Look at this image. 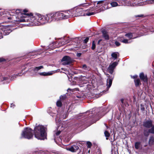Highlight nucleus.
Instances as JSON below:
<instances>
[{
	"label": "nucleus",
	"instance_id": "obj_52",
	"mask_svg": "<svg viewBox=\"0 0 154 154\" xmlns=\"http://www.w3.org/2000/svg\"><path fill=\"white\" fill-rule=\"evenodd\" d=\"M106 92V91L105 90L103 91V92Z\"/></svg>",
	"mask_w": 154,
	"mask_h": 154
},
{
	"label": "nucleus",
	"instance_id": "obj_41",
	"mask_svg": "<svg viewBox=\"0 0 154 154\" xmlns=\"http://www.w3.org/2000/svg\"><path fill=\"white\" fill-rule=\"evenodd\" d=\"M2 78H3L2 81L6 80L8 79L7 78L5 77H3Z\"/></svg>",
	"mask_w": 154,
	"mask_h": 154
},
{
	"label": "nucleus",
	"instance_id": "obj_46",
	"mask_svg": "<svg viewBox=\"0 0 154 154\" xmlns=\"http://www.w3.org/2000/svg\"><path fill=\"white\" fill-rule=\"evenodd\" d=\"M139 36H137V37H133V38H134V39H135V38H137V37H138Z\"/></svg>",
	"mask_w": 154,
	"mask_h": 154
},
{
	"label": "nucleus",
	"instance_id": "obj_8",
	"mask_svg": "<svg viewBox=\"0 0 154 154\" xmlns=\"http://www.w3.org/2000/svg\"><path fill=\"white\" fill-rule=\"evenodd\" d=\"M61 61L63 62L62 64L63 65H68L71 63L72 59L69 57L66 56L64 57L62 59Z\"/></svg>",
	"mask_w": 154,
	"mask_h": 154
},
{
	"label": "nucleus",
	"instance_id": "obj_6",
	"mask_svg": "<svg viewBox=\"0 0 154 154\" xmlns=\"http://www.w3.org/2000/svg\"><path fill=\"white\" fill-rule=\"evenodd\" d=\"M103 1H98V2H97V5H98L97 6L96 5L95 7V4L97 2H95V3L94 4V5L93 4H92V5H94V6H92V7H93V8H94V9H93L94 10L93 11H94V10H95V11L94 12H91V13H94V14L96 13L100 12L101 11H104L106 9H108L109 8L107 7V3L106 4H105V5L104 6H102L100 8V9H98V10H96L97 9V8H96L97 7V6L100 7V4H102L103 3Z\"/></svg>",
	"mask_w": 154,
	"mask_h": 154
},
{
	"label": "nucleus",
	"instance_id": "obj_31",
	"mask_svg": "<svg viewBox=\"0 0 154 154\" xmlns=\"http://www.w3.org/2000/svg\"><path fill=\"white\" fill-rule=\"evenodd\" d=\"M66 98V96L65 95L63 96H61L60 97V100H62L65 99Z\"/></svg>",
	"mask_w": 154,
	"mask_h": 154
},
{
	"label": "nucleus",
	"instance_id": "obj_54",
	"mask_svg": "<svg viewBox=\"0 0 154 154\" xmlns=\"http://www.w3.org/2000/svg\"><path fill=\"white\" fill-rule=\"evenodd\" d=\"M12 15L14 16V14H11Z\"/></svg>",
	"mask_w": 154,
	"mask_h": 154
},
{
	"label": "nucleus",
	"instance_id": "obj_35",
	"mask_svg": "<svg viewBox=\"0 0 154 154\" xmlns=\"http://www.w3.org/2000/svg\"><path fill=\"white\" fill-rule=\"evenodd\" d=\"M115 44L117 46H119L120 45V44L119 42L117 41H116L115 42Z\"/></svg>",
	"mask_w": 154,
	"mask_h": 154
},
{
	"label": "nucleus",
	"instance_id": "obj_11",
	"mask_svg": "<svg viewBox=\"0 0 154 154\" xmlns=\"http://www.w3.org/2000/svg\"><path fill=\"white\" fill-rule=\"evenodd\" d=\"M120 1L119 2V4H121V5H127L128 6H133V4L130 0H122V2Z\"/></svg>",
	"mask_w": 154,
	"mask_h": 154
},
{
	"label": "nucleus",
	"instance_id": "obj_4",
	"mask_svg": "<svg viewBox=\"0 0 154 154\" xmlns=\"http://www.w3.org/2000/svg\"><path fill=\"white\" fill-rule=\"evenodd\" d=\"M46 128L43 126L38 125L34 129L35 137L38 139L44 140L46 137Z\"/></svg>",
	"mask_w": 154,
	"mask_h": 154
},
{
	"label": "nucleus",
	"instance_id": "obj_34",
	"mask_svg": "<svg viewBox=\"0 0 154 154\" xmlns=\"http://www.w3.org/2000/svg\"><path fill=\"white\" fill-rule=\"evenodd\" d=\"M87 144L88 145V148L90 147L92 145L91 143L89 142H87Z\"/></svg>",
	"mask_w": 154,
	"mask_h": 154
},
{
	"label": "nucleus",
	"instance_id": "obj_1",
	"mask_svg": "<svg viewBox=\"0 0 154 154\" xmlns=\"http://www.w3.org/2000/svg\"><path fill=\"white\" fill-rule=\"evenodd\" d=\"M21 17H24V19L20 20V22H27L29 23L24 24L27 26H32L38 25L39 23L42 24L49 22L47 14L45 16L39 14H31L27 16L26 14H20Z\"/></svg>",
	"mask_w": 154,
	"mask_h": 154
},
{
	"label": "nucleus",
	"instance_id": "obj_26",
	"mask_svg": "<svg viewBox=\"0 0 154 154\" xmlns=\"http://www.w3.org/2000/svg\"><path fill=\"white\" fill-rule=\"evenodd\" d=\"M151 128L150 129L148 130L149 132L150 133L154 134V125H152Z\"/></svg>",
	"mask_w": 154,
	"mask_h": 154
},
{
	"label": "nucleus",
	"instance_id": "obj_43",
	"mask_svg": "<svg viewBox=\"0 0 154 154\" xmlns=\"http://www.w3.org/2000/svg\"><path fill=\"white\" fill-rule=\"evenodd\" d=\"M14 106H15V105L14 104H13V103L11 104V107H14Z\"/></svg>",
	"mask_w": 154,
	"mask_h": 154
},
{
	"label": "nucleus",
	"instance_id": "obj_2",
	"mask_svg": "<svg viewBox=\"0 0 154 154\" xmlns=\"http://www.w3.org/2000/svg\"><path fill=\"white\" fill-rule=\"evenodd\" d=\"M95 3V2H91V3H88L83 4L79 7L73 9L69 10L68 11L66 12L67 13V15H69V17L70 16H74L75 17L82 16H89L94 15V13H91V12L89 11H93L94 10V8H93V7H92V8L91 7L89 10L84 11L83 10V8H82L81 7H86L88 5H92L93 4L94 5Z\"/></svg>",
	"mask_w": 154,
	"mask_h": 154
},
{
	"label": "nucleus",
	"instance_id": "obj_32",
	"mask_svg": "<svg viewBox=\"0 0 154 154\" xmlns=\"http://www.w3.org/2000/svg\"><path fill=\"white\" fill-rule=\"evenodd\" d=\"M149 133H150L149 132V130L148 131H144V134L145 136L147 137L149 136Z\"/></svg>",
	"mask_w": 154,
	"mask_h": 154
},
{
	"label": "nucleus",
	"instance_id": "obj_51",
	"mask_svg": "<svg viewBox=\"0 0 154 154\" xmlns=\"http://www.w3.org/2000/svg\"><path fill=\"white\" fill-rule=\"evenodd\" d=\"M11 18H10V17H8V19H11Z\"/></svg>",
	"mask_w": 154,
	"mask_h": 154
},
{
	"label": "nucleus",
	"instance_id": "obj_17",
	"mask_svg": "<svg viewBox=\"0 0 154 154\" xmlns=\"http://www.w3.org/2000/svg\"><path fill=\"white\" fill-rule=\"evenodd\" d=\"M119 56V54L118 53L116 52H113L111 54L112 59L114 60L116 59Z\"/></svg>",
	"mask_w": 154,
	"mask_h": 154
},
{
	"label": "nucleus",
	"instance_id": "obj_30",
	"mask_svg": "<svg viewBox=\"0 0 154 154\" xmlns=\"http://www.w3.org/2000/svg\"><path fill=\"white\" fill-rule=\"evenodd\" d=\"M56 104L58 106L61 107L62 104L60 100L58 101L57 102Z\"/></svg>",
	"mask_w": 154,
	"mask_h": 154
},
{
	"label": "nucleus",
	"instance_id": "obj_47",
	"mask_svg": "<svg viewBox=\"0 0 154 154\" xmlns=\"http://www.w3.org/2000/svg\"><path fill=\"white\" fill-rule=\"evenodd\" d=\"M69 90H70V91H71V90H72V89H70V88H68V90H67V91H68Z\"/></svg>",
	"mask_w": 154,
	"mask_h": 154
},
{
	"label": "nucleus",
	"instance_id": "obj_28",
	"mask_svg": "<svg viewBox=\"0 0 154 154\" xmlns=\"http://www.w3.org/2000/svg\"><path fill=\"white\" fill-rule=\"evenodd\" d=\"M104 134L105 137H106V140H108V137H109L110 135V134L108 131H106L104 132Z\"/></svg>",
	"mask_w": 154,
	"mask_h": 154
},
{
	"label": "nucleus",
	"instance_id": "obj_27",
	"mask_svg": "<svg viewBox=\"0 0 154 154\" xmlns=\"http://www.w3.org/2000/svg\"><path fill=\"white\" fill-rule=\"evenodd\" d=\"M43 68V66H41L38 67H35L34 69V71H37L40 69Z\"/></svg>",
	"mask_w": 154,
	"mask_h": 154
},
{
	"label": "nucleus",
	"instance_id": "obj_42",
	"mask_svg": "<svg viewBox=\"0 0 154 154\" xmlns=\"http://www.w3.org/2000/svg\"><path fill=\"white\" fill-rule=\"evenodd\" d=\"M88 39H85L84 40V42L85 43H86L88 42Z\"/></svg>",
	"mask_w": 154,
	"mask_h": 154
},
{
	"label": "nucleus",
	"instance_id": "obj_5",
	"mask_svg": "<svg viewBox=\"0 0 154 154\" xmlns=\"http://www.w3.org/2000/svg\"><path fill=\"white\" fill-rule=\"evenodd\" d=\"M13 12L15 14H16L15 17H16L17 19V20H16V21H19L20 22H20V20L22 19H24V17H21L20 14H26L27 16L29 15L30 16L31 14H32L30 13L29 14H26V13L27 12V10L26 9L24 10H22L21 9H17L16 11L15 10H13Z\"/></svg>",
	"mask_w": 154,
	"mask_h": 154
},
{
	"label": "nucleus",
	"instance_id": "obj_15",
	"mask_svg": "<svg viewBox=\"0 0 154 154\" xmlns=\"http://www.w3.org/2000/svg\"><path fill=\"white\" fill-rule=\"evenodd\" d=\"M140 77L141 80L144 82H147V78L146 75H145L143 73H141L140 74Z\"/></svg>",
	"mask_w": 154,
	"mask_h": 154
},
{
	"label": "nucleus",
	"instance_id": "obj_21",
	"mask_svg": "<svg viewBox=\"0 0 154 154\" xmlns=\"http://www.w3.org/2000/svg\"><path fill=\"white\" fill-rule=\"evenodd\" d=\"M143 5H146V4H152L154 3V0H149L146 1V2H142Z\"/></svg>",
	"mask_w": 154,
	"mask_h": 154
},
{
	"label": "nucleus",
	"instance_id": "obj_56",
	"mask_svg": "<svg viewBox=\"0 0 154 154\" xmlns=\"http://www.w3.org/2000/svg\"><path fill=\"white\" fill-rule=\"evenodd\" d=\"M75 38V39H76V38Z\"/></svg>",
	"mask_w": 154,
	"mask_h": 154
},
{
	"label": "nucleus",
	"instance_id": "obj_53",
	"mask_svg": "<svg viewBox=\"0 0 154 154\" xmlns=\"http://www.w3.org/2000/svg\"><path fill=\"white\" fill-rule=\"evenodd\" d=\"M144 35V34H142V35H139V36H141V35Z\"/></svg>",
	"mask_w": 154,
	"mask_h": 154
},
{
	"label": "nucleus",
	"instance_id": "obj_3",
	"mask_svg": "<svg viewBox=\"0 0 154 154\" xmlns=\"http://www.w3.org/2000/svg\"><path fill=\"white\" fill-rule=\"evenodd\" d=\"M66 12L62 13L57 12L55 13H50L47 14L49 22L52 21H58L63 19H66L69 17Z\"/></svg>",
	"mask_w": 154,
	"mask_h": 154
},
{
	"label": "nucleus",
	"instance_id": "obj_29",
	"mask_svg": "<svg viewBox=\"0 0 154 154\" xmlns=\"http://www.w3.org/2000/svg\"><path fill=\"white\" fill-rule=\"evenodd\" d=\"M82 68L86 70H89V68L88 67H87V66L85 65H83L82 66Z\"/></svg>",
	"mask_w": 154,
	"mask_h": 154
},
{
	"label": "nucleus",
	"instance_id": "obj_49",
	"mask_svg": "<svg viewBox=\"0 0 154 154\" xmlns=\"http://www.w3.org/2000/svg\"><path fill=\"white\" fill-rule=\"evenodd\" d=\"M33 55V54H29V56H30H30H32V55Z\"/></svg>",
	"mask_w": 154,
	"mask_h": 154
},
{
	"label": "nucleus",
	"instance_id": "obj_39",
	"mask_svg": "<svg viewBox=\"0 0 154 154\" xmlns=\"http://www.w3.org/2000/svg\"><path fill=\"white\" fill-rule=\"evenodd\" d=\"M89 38V37H85V36H82V37H81V38H86V39H87V38Z\"/></svg>",
	"mask_w": 154,
	"mask_h": 154
},
{
	"label": "nucleus",
	"instance_id": "obj_10",
	"mask_svg": "<svg viewBox=\"0 0 154 154\" xmlns=\"http://www.w3.org/2000/svg\"><path fill=\"white\" fill-rule=\"evenodd\" d=\"M143 125L145 127L149 128L153 125L152 121L149 120L144 122Z\"/></svg>",
	"mask_w": 154,
	"mask_h": 154
},
{
	"label": "nucleus",
	"instance_id": "obj_23",
	"mask_svg": "<svg viewBox=\"0 0 154 154\" xmlns=\"http://www.w3.org/2000/svg\"><path fill=\"white\" fill-rule=\"evenodd\" d=\"M134 82L136 86H138L139 85H141V84L140 80L139 79L134 80Z\"/></svg>",
	"mask_w": 154,
	"mask_h": 154
},
{
	"label": "nucleus",
	"instance_id": "obj_25",
	"mask_svg": "<svg viewBox=\"0 0 154 154\" xmlns=\"http://www.w3.org/2000/svg\"><path fill=\"white\" fill-rule=\"evenodd\" d=\"M140 142H137L135 143L134 145L135 148L136 149H138L140 148Z\"/></svg>",
	"mask_w": 154,
	"mask_h": 154
},
{
	"label": "nucleus",
	"instance_id": "obj_45",
	"mask_svg": "<svg viewBox=\"0 0 154 154\" xmlns=\"http://www.w3.org/2000/svg\"><path fill=\"white\" fill-rule=\"evenodd\" d=\"M101 40L100 39L98 42V44H99L100 43V42L101 41Z\"/></svg>",
	"mask_w": 154,
	"mask_h": 154
},
{
	"label": "nucleus",
	"instance_id": "obj_12",
	"mask_svg": "<svg viewBox=\"0 0 154 154\" xmlns=\"http://www.w3.org/2000/svg\"><path fill=\"white\" fill-rule=\"evenodd\" d=\"M66 149L68 150L71 151L72 152H76L79 149L78 146L73 145L72 146L70 147H67L66 148Z\"/></svg>",
	"mask_w": 154,
	"mask_h": 154
},
{
	"label": "nucleus",
	"instance_id": "obj_9",
	"mask_svg": "<svg viewBox=\"0 0 154 154\" xmlns=\"http://www.w3.org/2000/svg\"><path fill=\"white\" fill-rule=\"evenodd\" d=\"M118 64V63L115 62L110 64L108 69L110 73L112 74L113 73L114 69Z\"/></svg>",
	"mask_w": 154,
	"mask_h": 154
},
{
	"label": "nucleus",
	"instance_id": "obj_44",
	"mask_svg": "<svg viewBox=\"0 0 154 154\" xmlns=\"http://www.w3.org/2000/svg\"><path fill=\"white\" fill-rule=\"evenodd\" d=\"M68 38V37L66 36H65L63 37V38Z\"/></svg>",
	"mask_w": 154,
	"mask_h": 154
},
{
	"label": "nucleus",
	"instance_id": "obj_24",
	"mask_svg": "<svg viewBox=\"0 0 154 154\" xmlns=\"http://www.w3.org/2000/svg\"><path fill=\"white\" fill-rule=\"evenodd\" d=\"M110 5H111L112 7H115L118 5H119L118 3L115 2H113L110 3Z\"/></svg>",
	"mask_w": 154,
	"mask_h": 154
},
{
	"label": "nucleus",
	"instance_id": "obj_38",
	"mask_svg": "<svg viewBox=\"0 0 154 154\" xmlns=\"http://www.w3.org/2000/svg\"><path fill=\"white\" fill-rule=\"evenodd\" d=\"M61 133V131H58L56 133V135L57 136L59 135Z\"/></svg>",
	"mask_w": 154,
	"mask_h": 154
},
{
	"label": "nucleus",
	"instance_id": "obj_55",
	"mask_svg": "<svg viewBox=\"0 0 154 154\" xmlns=\"http://www.w3.org/2000/svg\"><path fill=\"white\" fill-rule=\"evenodd\" d=\"M59 38L60 39V38Z\"/></svg>",
	"mask_w": 154,
	"mask_h": 154
},
{
	"label": "nucleus",
	"instance_id": "obj_14",
	"mask_svg": "<svg viewBox=\"0 0 154 154\" xmlns=\"http://www.w3.org/2000/svg\"><path fill=\"white\" fill-rule=\"evenodd\" d=\"M112 83V79H110L109 78H108L107 79L106 85H107V88H106V91H108V90L109 88L111 86Z\"/></svg>",
	"mask_w": 154,
	"mask_h": 154
},
{
	"label": "nucleus",
	"instance_id": "obj_7",
	"mask_svg": "<svg viewBox=\"0 0 154 154\" xmlns=\"http://www.w3.org/2000/svg\"><path fill=\"white\" fill-rule=\"evenodd\" d=\"M32 130L29 128H25L21 134V138H25L28 139H31L33 137Z\"/></svg>",
	"mask_w": 154,
	"mask_h": 154
},
{
	"label": "nucleus",
	"instance_id": "obj_20",
	"mask_svg": "<svg viewBox=\"0 0 154 154\" xmlns=\"http://www.w3.org/2000/svg\"><path fill=\"white\" fill-rule=\"evenodd\" d=\"M52 74V73L51 72H40L39 73V74L40 75L43 76L50 75H51Z\"/></svg>",
	"mask_w": 154,
	"mask_h": 154
},
{
	"label": "nucleus",
	"instance_id": "obj_36",
	"mask_svg": "<svg viewBox=\"0 0 154 154\" xmlns=\"http://www.w3.org/2000/svg\"><path fill=\"white\" fill-rule=\"evenodd\" d=\"M81 54H82L81 53H77V56L78 57H80L81 55Z\"/></svg>",
	"mask_w": 154,
	"mask_h": 154
},
{
	"label": "nucleus",
	"instance_id": "obj_50",
	"mask_svg": "<svg viewBox=\"0 0 154 154\" xmlns=\"http://www.w3.org/2000/svg\"><path fill=\"white\" fill-rule=\"evenodd\" d=\"M145 31H146L148 32V30L147 29L146 30V29H145Z\"/></svg>",
	"mask_w": 154,
	"mask_h": 154
},
{
	"label": "nucleus",
	"instance_id": "obj_33",
	"mask_svg": "<svg viewBox=\"0 0 154 154\" xmlns=\"http://www.w3.org/2000/svg\"><path fill=\"white\" fill-rule=\"evenodd\" d=\"M95 48V41H93L92 42V46L91 48L92 50H94Z\"/></svg>",
	"mask_w": 154,
	"mask_h": 154
},
{
	"label": "nucleus",
	"instance_id": "obj_18",
	"mask_svg": "<svg viewBox=\"0 0 154 154\" xmlns=\"http://www.w3.org/2000/svg\"><path fill=\"white\" fill-rule=\"evenodd\" d=\"M149 143L150 145H152L154 143V135L150 137Z\"/></svg>",
	"mask_w": 154,
	"mask_h": 154
},
{
	"label": "nucleus",
	"instance_id": "obj_40",
	"mask_svg": "<svg viewBox=\"0 0 154 154\" xmlns=\"http://www.w3.org/2000/svg\"><path fill=\"white\" fill-rule=\"evenodd\" d=\"M5 60L3 58H0V62H1L3 61H5Z\"/></svg>",
	"mask_w": 154,
	"mask_h": 154
},
{
	"label": "nucleus",
	"instance_id": "obj_13",
	"mask_svg": "<svg viewBox=\"0 0 154 154\" xmlns=\"http://www.w3.org/2000/svg\"><path fill=\"white\" fill-rule=\"evenodd\" d=\"M5 30H2L3 32V34L4 35H7L8 34L12 31V30L10 29V27L9 26L5 27Z\"/></svg>",
	"mask_w": 154,
	"mask_h": 154
},
{
	"label": "nucleus",
	"instance_id": "obj_16",
	"mask_svg": "<svg viewBox=\"0 0 154 154\" xmlns=\"http://www.w3.org/2000/svg\"><path fill=\"white\" fill-rule=\"evenodd\" d=\"M103 34V37L105 38H109V35L108 32L105 29H103L101 31Z\"/></svg>",
	"mask_w": 154,
	"mask_h": 154
},
{
	"label": "nucleus",
	"instance_id": "obj_37",
	"mask_svg": "<svg viewBox=\"0 0 154 154\" xmlns=\"http://www.w3.org/2000/svg\"><path fill=\"white\" fill-rule=\"evenodd\" d=\"M144 17V15L143 14L138 15L136 16V17Z\"/></svg>",
	"mask_w": 154,
	"mask_h": 154
},
{
	"label": "nucleus",
	"instance_id": "obj_48",
	"mask_svg": "<svg viewBox=\"0 0 154 154\" xmlns=\"http://www.w3.org/2000/svg\"><path fill=\"white\" fill-rule=\"evenodd\" d=\"M121 100V102H122V103H123V99H122V100Z\"/></svg>",
	"mask_w": 154,
	"mask_h": 154
},
{
	"label": "nucleus",
	"instance_id": "obj_22",
	"mask_svg": "<svg viewBox=\"0 0 154 154\" xmlns=\"http://www.w3.org/2000/svg\"><path fill=\"white\" fill-rule=\"evenodd\" d=\"M121 42L124 43L126 44L129 43L131 42V39H121Z\"/></svg>",
	"mask_w": 154,
	"mask_h": 154
},
{
	"label": "nucleus",
	"instance_id": "obj_19",
	"mask_svg": "<svg viewBox=\"0 0 154 154\" xmlns=\"http://www.w3.org/2000/svg\"><path fill=\"white\" fill-rule=\"evenodd\" d=\"M135 34L134 33H131L129 32L128 33L125 35V36L129 38H132L133 36H135Z\"/></svg>",
	"mask_w": 154,
	"mask_h": 154
}]
</instances>
